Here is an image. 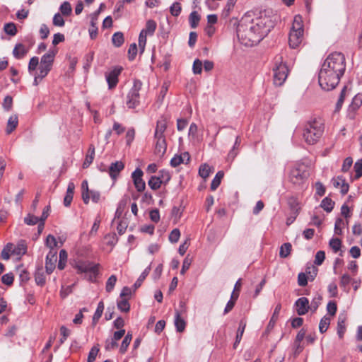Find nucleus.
Returning a JSON list of instances; mask_svg holds the SVG:
<instances>
[{"label": "nucleus", "mask_w": 362, "mask_h": 362, "mask_svg": "<svg viewBox=\"0 0 362 362\" xmlns=\"http://www.w3.org/2000/svg\"><path fill=\"white\" fill-rule=\"evenodd\" d=\"M181 11L182 7L179 2L173 3L170 7V12L171 15L175 17L178 16L180 14Z\"/></svg>", "instance_id": "45"}, {"label": "nucleus", "mask_w": 362, "mask_h": 362, "mask_svg": "<svg viewBox=\"0 0 362 362\" xmlns=\"http://www.w3.org/2000/svg\"><path fill=\"white\" fill-rule=\"evenodd\" d=\"M81 189L83 201L86 204H87L89 202V192L90 191L88 189V184L87 180H83L82 182Z\"/></svg>", "instance_id": "30"}, {"label": "nucleus", "mask_w": 362, "mask_h": 362, "mask_svg": "<svg viewBox=\"0 0 362 362\" xmlns=\"http://www.w3.org/2000/svg\"><path fill=\"white\" fill-rule=\"evenodd\" d=\"M13 279H14V277H13V275L12 273H8V274H4L1 277L2 282L4 284L8 285V286H10L13 284Z\"/></svg>", "instance_id": "63"}, {"label": "nucleus", "mask_w": 362, "mask_h": 362, "mask_svg": "<svg viewBox=\"0 0 362 362\" xmlns=\"http://www.w3.org/2000/svg\"><path fill=\"white\" fill-rule=\"evenodd\" d=\"M246 327V322L244 320H240L238 329L237 330V334L235 337V341L233 344V348L236 349L239 343L240 342L245 329Z\"/></svg>", "instance_id": "20"}, {"label": "nucleus", "mask_w": 362, "mask_h": 362, "mask_svg": "<svg viewBox=\"0 0 362 362\" xmlns=\"http://www.w3.org/2000/svg\"><path fill=\"white\" fill-rule=\"evenodd\" d=\"M26 53L27 50L21 43L16 44L13 50V56L18 59L23 57Z\"/></svg>", "instance_id": "26"}, {"label": "nucleus", "mask_w": 362, "mask_h": 362, "mask_svg": "<svg viewBox=\"0 0 362 362\" xmlns=\"http://www.w3.org/2000/svg\"><path fill=\"white\" fill-rule=\"evenodd\" d=\"M295 305L298 315H303L306 314L310 309L309 300L305 297L298 298L296 301Z\"/></svg>", "instance_id": "12"}, {"label": "nucleus", "mask_w": 362, "mask_h": 362, "mask_svg": "<svg viewBox=\"0 0 362 362\" xmlns=\"http://www.w3.org/2000/svg\"><path fill=\"white\" fill-rule=\"evenodd\" d=\"M117 305L121 312L127 313L130 310L129 303L128 300L125 298H121L120 300H118L117 302Z\"/></svg>", "instance_id": "35"}, {"label": "nucleus", "mask_w": 362, "mask_h": 362, "mask_svg": "<svg viewBox=\"0 0 362 362\" xmlns=\"http://www.w3.org/2000/svg\"><path fill=\"white\" fill-rule=\"evenodd\" d=\"M223 171H218L211 183V189L216 190L221 184V179L223 177Z\"/></svg>", "instance_id": "33"}, {"label": "nucleus", "mask_w": 362, "mask_h": 362, "mask_svg": "<svg viewBox=\"0 0 362 362\" xmlns=\"http://www.w3.org/2000/svg\"><path fill=\"white\" fill-rule=\"evenodd\" d=\"M288 205L293 214H298L300 206L298 200L295 197L288 199Z\"/></svg>", "instance_id": "37"}, {"label": "nucleus", "mask_w": 362, "mask_h": 362, "mask_svg": "<svg viewBox=\"0 0 362 362\" xmlns=\"http://www.w3.org/2000/svg\"><path fill=\"white\" fill-rule=\"evenodd\" d=\"M329 245L333 251L337 252L341 246V241L339 238H332L329 240Z\"/></svg>", "instance_id": "46"}, {"label": "nucleus", "mask_w": 362, "mask_h": 362, "mask_svg": "<svg viewBox=\"0 0 362 362\" xmlns=\"http://www.w3.org/2000/svg\"><path fill=\"white\" fill-rule=\"evenodd\" d=\"M2 106L6 111H10L13 107L12 97L10 95L6 96L3 100Z\"/></svg>", "instance_id": "47"}, {"label": "nucleus", "mask_w": 362, "mask_h": 362, "mask_svg": "<svg viewBox=\"0 0 362 362\" xmlns=\"http://www.w3.org/2000/svg\"><path fill=\"white\" fill-rule=\"evenodd\" d=\"M45 244L50 250H55V247H57V242L52 235H47Z\"/></svg>", "instance_id": "49"}, {"label": "nucleus", "mask_w": 362, "mask_h": 362, "mask_svg": "<svg viewBox=\"0 0 362 362\" xmlns=\"http://www.w3.org/2000/svg\"><path fill=\"white\" fill-rule=\"evenodd\" d=\"M40 221V219L32 214H28L26 217L24 218V223L28 226H34Z\"/></svg>", "instance_id": "52"}, {"label": "nucleus", "mask_w": 362, "mask_h": 362, "mask_svg": "<svg viewBox=\"0 0 362 362\" xmlns=\"http://www.w3.org/2000/svg\"><path fill=\"white\" fill-rule=\"evenodd\" d=\"M330 317H327V315H325L320 320L319 324V330L321 333H325L329 325H330Z\"/></svg>", "instance_id": "38"}, {"label": "nucleus", "mask_w": 362, "mask_h": 362, "mask_svg": "<svg viewBox=\"0 0 362 362\" xmlns=\"http://www.w3.org/2000/svg\"><path fill=\"white\" fill-rule=\"evenodd\" d=\"M52 68L46 66H42L40 65L39 66V72L36 74L40 76V80H42L50 71Z\"/></svg>", "instance_id": "58"}, {"label": "nucleus", "mask_w": 362, "mask_h": 362, "mask_svg": "<svg viewBox=\"0 0 362 362\" xmlns=\"http://www.w3.org/2000/svg\"><path fill=\"white\" fill-rule=\"evenodd\" d=\"M39 64V59L37 57H33L30 59L28 64V71L30 73L35 71Z\"/></svg>", "instance_id": "62"}, {"label": "nucleus", "mask_w": 362, "mask_h": 362, "mask_svg": "<svg viewBox=\"0 0 362 362\" xmlns=\"http://www.w3.org/2000/svg\"><path fill=\"white\" fill-rule=\"evenodd\" d=\"M98 352H99V348L96 346H93L89 351L88 358H87V362H94Z\"/></svg>", "instance_id": "51"}, {"label": "nucleus", "mask_w": 362, "mask_h": 362, "mask_svg": "<svg viewBox=\"0 0 362 362\" xmlns=\"http://www.w3.org/2000/svg\"><path fill=\"white\" fill-rule=\"evenodd\" d=\"M332 183L335 188H340L342 194H346L348 192L349 189V184L341 176L332 178Z\"/></svg>", "instance_id": "14"}, {"label": "nucleus", "mask_w": 362, "mask_h": 362, "mask_svg": "<svg viewBox=\"0 0 362 362\" xmlns=\"http://www.w3.org/2000/svg\"><path fill=\"white\" fill-rule=\"evenodd\" d=\"M325 128V120L320 117L309 119L304 125L303 139L308 145L317 144L322 136Z\"/></svg>", "instance_id": "3"}, {"label": "nucleus", "mask_w": 362, "mask_h": 362, "mask_svg": "<svg viewBox=\"0 0 362 362\" xmlns=\"http://www.w3.org/2000/svg\"><path fill=\"white\" fill-rule=\"evenodd\" d=\"M180 237V230L177 228H175L171 231V233L169 235V240L173 243H175L178 241Z\"/></svg>", "instance_id": "54"}, {"label": "nucleus", "mask_w": 362, "mask_h": 362, "mask_svg": "<svg viewBox=\"0 0 362 362\" xmlns=\"http://www.w3.org/2000/svg\"><path fill=\"white\" fill-rule=\"evenodd\" d=\"M274 63V83L280 86L284 84L288 76V69L281 56L276 57Z\"/></svg>", "instance_id": "5"}, {"label": "nucleus", "mask_w": 362, "mask_h": 362, "mask_svg": "<svg viewBox=\"0 0 362 362\" xmlns=\"http://www.w3.org/2000/svg\"><path fill=\"white\" fill-rule=\"evenodd\" d=\"M57 261V252L56 250H50L46 257L45 269L48 274L52 273Z\"/></svg>", "instance_id": "11"}, {"label": "nucleus", "mask_w": 362, "mask_h": 362, "mask_svg": "<svg viewBox=\"0 0 362 362\" xmlns=\"http://www.w3.org/2000/svg\"><path fill=\"white\" fill-rule=\"evenodd\" d=\"M5 33L11 36H14L17 33L16 25L13 23H8L4 25Z\"/></svg>", "instance_id": "42"}, {"label": "nucleus", "mask_w": 362, "mask_h": 362, "mask_svg": "<svg viewBox=\"0 0 362 362\" xmlns=\"http://www.w3.org/2000/svg\"><path fill=\"white\" fill-rule=\"evenodd\" d=\"M78 273H93L96 275L98 271V264L90 262H79L76 264Z\"/></svg>", "instance_id": "8"}, {"label": "nucleus", "mask_w": 362, "mask_h": 362, "mask_svg": "<svg viewBox=\"0 0 362 362\" xmlns=\"http://www.w3.org/2000/svg\"><path fill=\"white\" fill-rule=\"evenodd\" d=\"M143 174V171L140 168H136L132 173V178L133 180L134 185L136 190L139 192L144 191L146 188V183L142 179Z\"/></svg>", "instance_id": "10"}, {"label": "nucleus", "mask_w": 362, "mask_h": 362, "mask_svg": "<svg viewBox=\"0 0 362 362\" xmlns=\"http://www.w3.org/2000/svg\"><path fill=\"white\" fill-rule=\"evenodd\" d=\"M27 251V247L24 242L19 243L14 250V252L17 255H24Z\"/></svg>", "instance_id": "64"}, {"label": "nucleus", "mask_w": 362, "mask_h": 362, "mask_svg": "<svg viewBox=\"0 0 362 362\" xmlns=\"http://www.w3.org/2000/svg\"><path fill=\"white\" fill-rule=\"evenodd\" d=\"M212 168L210 167L208 164L204 163L201 165L199 168V174L202 178L206 179L209 176L212 172Z\"/></svg>", "instance_id": "27"}, {"label": "nucleus", "mask_w": 362, "mask_h": 362, "mask_svg": "<svg viewBox=\"0 0 362 362\" xmlns=\"http://www.w3.org/2000/svg\"><path fill=\"white\" fill-rule=\"evenodd\" d=\"M238 298V294H237L233 299V294L231 295L230 300L227 303L226 306L224 309V314L229 313L234 307L235 301Z\"/></svg>", "instance_id": "53"}, {"label": "nucleus", "mask_w": 362, "mask_h": 362, "mask_svg": "<svg viewBox=\"0 0 362 362\" xmlns=\"http://www.w3.org/2000/svg\"><path fill=\"white\" fill-rule=\"evenodd\" d=\"M62 15L69 16L71 13L72 8L71 4L68 1L63 2L59 7Z\"/></svg>", "instance_id": "43"}, {"label": "nucleus", "mask_w": 362, "mask_h": 362, "mask_svg": "<svg viewBox=\"0 0 362 362\" xmlns=\"http://www.w3.org/2000/svg\"><path fill=\"white\" fill-rule=\"evenodd\" d=\"M306 167L302 164L296 165L290 172L289 179L295 185H300L308 177Z\"/></svg>", "instance_id": "7"}, {"label": "nucleus", "mask_w": 362, "mask_h": 362, "mask_svg": "<svg viewBox=\"0 0 362 362\" xmlns=\"http://www.w3.org/2000/svg\"><path fill=\"white\" fill-rule=\"evenodd\" d=\"M303 33L302 18L300 16H296L288 36V43L291 48L295 49L299 47L303 42Z\"/></svg>", "instance_id": "4"}, {"label": "nucleus", "mask_w": 362, "mask_h": 362, "mask_svg": "<svg viewBox=\"0 0 362 362\" xmlns=\"http://www.w3.org/2000/svg\"><path fill=\"white\" fill-rule=\"evenodd\" d=\"M148 35L144 33V32L141 31L139 36V46L141 52H144L146 43V36Z\"/></svg>", "instance_id": "57"}, {"label": "nucleus", "mask_w": 362, "mask_h": 362, "mask_svg": "<svg viewBox=\"0 0 362 362\" xmlns=\"http://www.w3.org/2000/svg\"><path fill=\"white\" fill-rule=\"evenodd\" d=\"M156 140L154 153L161 158L166 151L167 144L165 137H154Z\"/></svg>", "instance_id": "13"}, {"label": "nucleus", "mask_w": 362, "mask_h": 362, "mask_svg": "<svg viewBox=\"0 0 362 362\" xmlns=\"http://www.w3.org/2000/svg\"><path fill=\"white\" fill-rule=\"evenodd\" d=\"M237 0H228L226 6L222 11V16L225 18L229 16L230 11L233 9Z\"/></svg>", "instance_id": "39"}, {"label": "nucleus", "mask_w": 362, "mask_h": 362, "mask_svg": "<svg viewBox=\"0 0 362 362\" xmlns=\"http://www.w3.org/2000/svg\"><path fill=\"white\" fill-rule=\"evenodd\" d=\"M198 127L195 123H192L189 128L188 137L190 140H195L197 137Z\"/></svg>", "instance_id": "44"}, {"label": "nucleus", "mask_w": 362, "mask_h": 362, "mask_svg": "<svg viewBox=\"0 0 362 362\" xmlns=\"http://www.w3.org/2000/svg\"><path fill=\"white\" fill-rule=\"evenodd\" d=\"M122 69L121 67L116 66L105 74L109 89H112L117 85L119 81L118 77L121 74Z\"/></svg>", "instance_id": "9"}, {"label": "nucleus", "mask_w": 362, "mask_h": 362, "mask_svg": "<svg viewBox=\"0 0 362 362\" xmlns=\"http://www.w3.org/2000/svg\"><path fill=\"white\" fill-rule=\"evenodd\" d=\"M137 46L135 43L130 45L128 49V57L130 61H132L135 59L137 54Z\"/></svg>", "instance_id": "55"}, {"label": "nucleus", "mask_w": 362, "mask_h": 362, "mask_svg": "<svg viewBox=\"0 0 362 362\" xmlns=\"http://www.w3.org/2000/svg\"><path fill=\"white\" fill-rule=\"evenodd\" d=\"M355 179H358L362 176V160H358L354 164Z\"/></svg>", "instance_id": "50"}, {"label": "nucleus", "mask_w": 362, "mask_h": 362, "mask_svg": "<svg viewBox=\"0 0 362 362\" xmlns=\"http://www.w3.org/2000/svg\"><path fill=\"white\" fill-rule=\"evenodd\" d=\"M192 258L189 257V255H187V257L185 258L182 262V269L180 271L181 274H184L186 272V271L189 269L192 264Z\"/></svg>", "instance_id": "56"}, {"label": "nucleus", "mask_w": 362, "mask_h": 362, "mask_svg": "<svg viewBox=\"0 0 362 362\" xmlns=\"http://www.w3.org/2000/svg\"><path fill=\"white\" fill-rule=\"evenodd\" d=\"M94 156H95V147L93 145L91 144V145H90V146L88 148V153H87L85 160L83 163V168H88L93 163V160L94 159Z\"/></svg>", "instance_id": "21"}, {"label": "nucleus", "mask_w": 362, "mask_h": 362, "mask_svg": "<svg viewBox=\"0 0 362 362\" xmlns=\"http://www.w3.org/2000/svg\"><path fill=\"white\" fill-rule=\"evenodd\" d=\"M156 27L157 24L156 21L150 19L146 21L145 28L141 30V31L148 35H153L156 31Z\"/></svg>", "instance_id": "22"}, {"label": "nucleus", "mask_w": 362, "mask_h": 362, "mask_svg": "<svg viewBox=\"0 0 362 362\" xmlns=\"http://www.w3.org/2000/svg\"><path fill=\"white\" fill-rule=\"evenodd\" d=\"M142 87V82L140 80H134L133 86L129 91L126 98V105L128 108L134 109L139 105V91Z\"/></svg>", "instance_id": "6"}, {"label": "nucleus", "mask_w": 362, "mask_h": 362, "mask_svg": "<svg viewBox=\"0 0 362 362\" xmlns=\"http://www.w3.org/2000/svg\"><path fill=\"white\" fill-rule=\"evenodd\" d=\"M56 54H57L56 50H54V49L49 50L47 53L45 54L41 57L40 65L46 66L52 68Z\"/></svg>", "instance_id": "16"}, {"label": "nucleus", "mask_w": 362, "mask_h": 362, "mask_svg": "<svg viewBox=\"0 0 362 362\" xmlns=\"http://www.w3.org/2000/svg\"><path fill=\"white\" fill-rule=\"evenodd\" d=\"M344 221L341 218H338L334 224V233L337 235L342 233V226H344Z\"/></svg>", "instance_id": "61"}, {"label": "nucleus", "mask_w": 362, "mask_h": 362, "mask_svg": "<svg viewBox=\"0 0 362 362\" xmlns=\"http://www.w3.org/2000/svg\"><path fill=\"white\" fill-rule=\"evenodd\" d=\"M345 321L346 317L344 316H339L337 322V334L340 339L343 338L346 331Z\"/></svg>", "instance_id": "23"}, {"label": "nucleus", "mask_w": 362, "mask_h": 362, "mask_svg": "<svg viewBox=\"0 0 362 362\" xmlns=\"http://www.w3.org/2000/svg\"><path fill=\"white\" fill-rule=\"evenodd\" d=\"M53 25L58 27H63L65 24V21L62 14L57 13L54 14L52 20Z\"/></svg>", "instance_id": "48"}, {"label": "nucleus", "mask_w": 362, "mask_h": 362, "mask_svg": "<svg viewBox=\"0 0 362 362\" xmlns=\"http://www.w3.org/2000/svg\"><path fill=\"white\" fill-rule=\"evenodd\" d=\"M124 165L122 161H116L111 163L108 168L109 175L112 179L115 180L119 173L124 169Z\"/></svg>", "instance_id": "15"}, {"label": "nucleus", "mask_w": 362, "mask_h": 362, "mask_svg": "<svg viewBox=\"0 0 362 362\" xmlns=\"http://www.w3.org/2000/svg\"><path fill=\"white\" fill-rule=\"evenodd\" d=\"M35 280L38 286H42L45 284V276L42 267L38 268L35 273Z\"/></svg>", "instance_id": "24"}, {"label": "nucleus", "mask_w": 362, "mask_h": 362, "mask_svg": "<svg viewBox=\"0 0 362 362\" xmlns=\"http://www.w3.org/2000/svg\"><path fill=\"white\" fill-rule=\"evenodd\" d=\"M151 269V265H149L148 267H146L144 271L141 273L140 276L138 278V279L136 281V282L134 284V287L135 289H137L139 287L141 286L142 282L146 279V277L148 275Z\"/></svg>", "instance_id": "32"}, {"label": "nucleus", "mask_w": 362, "mask_h": 362, "mask_svg": "<svg viewBox=\"0 0 362 362\" xmlns=\"http://www.w3.org/2000/svg\"><path fill=\"white\" fill-rule=\"evenodd\" d=\"M346 69L345 57L341 52L329 54L323 62L318 74V81L325 90L334 89Z\"/></svg>", "instance_id": "2"}, {"label": "nucleus", "mask_w": 362, "mask_h": 362, "mask_svg": "<svg viewBox=\"0 0 362 362\" xmlns=\"http://www.w3.org/2000/svg\"><path fill=\"white\" fill-rule=\"evenodd\" d=\"M18 124V119L16 115H11L7 122L6 132L7 134H11L17 127Z\"/></svg>", "instance_id": "19"}, {"label": "nucleus", "mask_w": 362, "mask_h": 362, "mask_svg": "<svg viewBox=\"0 0 362 362\" xmlns=\"http://www.w3.org/2000/svg\"><path fill=\"white\" fill-rule=\"evenodd\" d=\"M116 282L117 276L115 275H111L108 278L105 286V289L107 293H110L114 289Z\"/></svg>", "instance_id": "41"}, {"label": "nucleus", "mask_w": 362, "mask_h": 362, "mask_svg": "<svg viewBox=\"0 0 362 362\" xmlns=\"http://www.w3.org/2000/svg\"><path fill=\"white\" fill-rule=\"evenodd\" d=\"M325 259V253L324 251L320 250L317 252L315 258V264L316 265H321Z\"/></svg>", "instance_id": "60"}, {"label": "nucleus", "mask_w": 362, "mask_h": 362, "mask_svg": "<svg viewBox=\"0 0 362 362\" xmlns=\"http://www.w3.org/2000/svg\"><path fill=\"white\" fill-rule=\"evenodd\" d=\"M334 202L329 197L322 199L320 206L327 212H331L334 208Z\"/></svg>", "instance_id": "28"}, {"label": "nucleus", "mask_w": 362, "mask_h": 362, "mask_svg": "<svg viewBox=\"0 0 362 362\" xmlns=\"http://www.w3.org/2000/svg\"><path fill=\"white\" fill-rule=\"evenodd\" d=\"M274 27V22L267 16L252 18L244 15L237 27V35L241 44L252 47L258 44Z\"/></svg>", "instance_id": "1"}, {"label": "nucleus", "mask_w": 362, "mask_h": 362, "mask_svg": "<svg viewBox=\"0 0 362 362\" xmlns=\"http://www.w3.org/2000/svg\"><path fill=\"white\" fill-rule=\"evenodd\" d=\"M167 128V121L164 118L158 120L155 130L154 137H165L164 132Z\"/></svg>", "instance_id": "18"}, {"label": "nucleus", "mask_w": 362, "mask_h": 362, "mask_svg": "<svg viewBox=\"0 0 362 362\" xmlns=\"http://www.w3.org/2000/svg\"><path fill=\"white\" fill-rule=\"evenodd\" d=\"M200 21V16L197 11H192L189 16V22L192 28L197 27Z\"/></svg>", "instance_id": "36"}, {"label": "nucleus", "mask_w": 362, "mask_h": 362, "mask_svg": "<svg viewBox=\"0 0 362 362\" xmlns=\"http://www.w3.org/2000/svg\"><path fill=\"white\" fill-rule=\"evenodd\" d=\"M162 183L163 180H160V177L156 176H152L148 182V186L153 190L159 189Z\"/></svg>", "instance_id": "29"}, {"label": "nucleus", "mask_w": 362, "mask_h": 362, "mask_svg": "<svg viewBox=\"0 0 362 362\" xmlns=\"http://www.w3.org/2000/svg\"><path fill=\"white\" fill-rule=\"evenodd\" d=\"M67 261V252L64 250H62L59 252V260L58 262V269L62 270L64 269L66 266V263Z\"/></svg>", "instance_id": "40"}, {"label": "nucleus", "mask_w": 362, "mask_h": 362, "mask_svg": "<svg viewBox=\"0 0 362 362\" xmlns=\"http://www.w3.org/2000/svg\"><path fill=\"white\" fill-rule=\"evenodd\" d=\"M124 38L122 33L117 32L113 34L112 42L115 47H119L124 43Z\"/></svg>", "instance_id": "31"}, {"label": "nucleus", "mask_w": 362, "mask_h": 362, "mask_svg": "<svg viewBox=\"0 0 362 362\" xmlns=\"http://www.w3.org/2000/svg\"><path fill=\"white\" fill-rule=\"evenodd\" d=\"M181 312L177 310L175 311V320L174 324L177 332H182L185 329L186 322L183 317H181Z\"/></svg>", "instance_id": "17"}, {"label": "nucleus", "mask_w": 362, "mask_h": 362, "mask_svg": "<svg viewBox=\"0 0 362 362\" xmlns=\"http://www.w3.org/2000/svg\"><path fill=\"white\" fill-rule=\"evenodd\" d=\"M291 248L292 245L291 243H284L280 247L279 256L282 258L287 257L291 253Z\"/></svg>", "instance_id": "34"}, {"label": "nucleus", "mask_w": 362, "mask_h": 362, "mask_svg": "<svg viewBox=\"0 0 362 362\" xmlns=\"http://www.w3.org/2000/svg\"><path fill=\"white\" fill-rule=\"evenodd\" d=\"M132 339V334L130 332H127V334L125 335L124 338L123 339L120 348H119V352L121 354H124L129 345L130 344Z\"/></svg>", "instance_id": "25"}, {"label": "nucleus", "mask_w": 362, "mask_h": 362, "mask_svg": "<svg viewBox=\"0 0 362 362\" xmlns=\"http://www.w3.org/2000/svg\"><path fill=\"white\" fill-rule=\"evenodd\" d=\"M192 70L194 74H200L202 71V62L199 59H195L193 63Z\"/></svg>", "instance_id": "59"}]
</instances>
